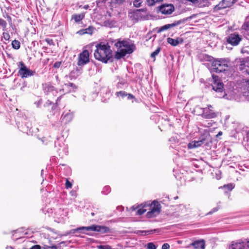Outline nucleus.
<instances>
[{
  "mask_svg": "<svg viewBox=\"0 0 249 249\" xmlns=\"http://www.w3.org/2000/svg\"><path fill=\"white\" fill-rule=\"evenodd\" d=\"M96 48L94 56L96 60L104 63H107L112 58V51L108 43L106 44H98L96 45Z\"/></svg>",
  "mask_w": 249,
  "mask_h": 249,
  "instance_id": "1",
  "label": "nucleus"
},
{
  "mask_svg": "<svg viewBox=\"0 0 249 249\" xmlns=\"http://www.w3.org/2000/svg\"><path fill=\"white\" fill-rule=\"evenodd\" d=\"M120 51H117L114 55V58L119 60L124 57L127 54L132 53L135 49V46L133 44H130L126 40H118L115 44Z\"/></svg>",
  "mask_w": 249,
  "mask_h": 249,
  "instance_id": "2",
  "label": "nucleus"
},
{
  "mask_svg": "<svg viewBox=\"0 0 249 249\" xmlns=\"http://www.w3.org/2000/svg\"><path fill=\"white\" fill-rule=\"evenodd\" d=\"M147 218H152L159 214L160 212L161 206L157 200H154L151 203L147 202Z\"/></svg>",
  "mask_w": 249,
  "mask_h": 249,
  "instance_id": "3",
  "label": "nucleus"
},
{
  "mask_svg": "<svg viewBox=\"0 0 249 249\" xmlns=\"http://www.w3.org/2000/svg\"><path fill=\"white\" fill-rule=\"evenodd\" d=\"M82 230L87 231H98L101 233H106L110 232V229L106 226H101L97 225H92L89 227H81L77 229L73 230V232L75 231H80Z\"/></svg>",
  "mask_w": 249,
  "mask_h": 249,
  "instance_id": "4",
  "label": "nucleus"
},
{
  "mask_svg": "<svg viewBox=\"0 0 249 249\" xmlns=\"http://www.w3.org/2000/svg\"><path fill=\"white\" fill-rule=\"evenodd\" d=\"M228 61L225 59L214 60L212 64L213 71L216 73L223 72L228 68Z\"/></svg>",
  "mask_w": 249,
  "mask_h": 249,
  "instance_id": "5",
  "label": "nucleus"
},
{
  "mask_svg": "<svg viewBox=\"0 0 249 249\" xmlns=\"http://www.w3.org/2000/svg\"><path fill=\"white\" fill-rule=\"evenodd\" d=\"M213 107L211 105H208L207 107L201 108L202 113L201 116L206 119L215 118L217 116V113L213 109Z\"/></svg>",
  "mask_w": 249,
  "mask_h": 249,
  "instance_id": "6",
  "label": "nucleus"
},
{
  "mask_svg": "<svg viewBox=\"0 0 249 249\" xmlns=\"http://www.w3.org/2000/svg\"><path fill=\"white\" fill-rule=\"evenodd\" d=\"M19 65L20 67L18 70V73L21 78H24L32 76L36 73L35 71L28 69L22 61H20L19 63Z\"/></svg>",
  "mask_w": 249,
  "mask_h": 249,
  "instance_id": "7",
  "label": "nucleus"
},
{
  "mask_svg": "<svg viewBox=\"0 0 249 249\" xmlns=\"http://www.w3.org/2000/svg\"><path fill=\"white\" fill-rule=\"evenodd\" d=\"M175 10V7L172 4L164 3L157 7L158 13L168 15L171 14Z\"/></svg>",
  "mask_w": 249,
  "mask_h": 249,
  "instance_id": "8",
  "label": "nucleus"
},
{
  "mask_svg": "<svg viewBox=\"0 0 249 249\" xmlns=\"http://www.w3.org/2000/svg\"><path fill=\"white\" fill-rule=\"evenodd\" d=\"M236 61L239 70L249 74V58H239Z\"/></svg>",
  "mask_w": 249,
  "mask_h": 249,
  "instance_id": "9",
  "label": "nucleus"
},
{
  "mask_svg": "<svg viewBox=\"0 0 249 249\" xmlns=\"http://www.w3.org/2000/svg\"><path fill=\"white\" fill-rule=\"evenodd\" d=\"M242 37L238 34L234 33L230 34L227 37V42L231 46H237L242 40Z\"/></svg>",
  "mask_w": 249,
  "mask_h": 249,
  "instance_id": "10",
  "label": "nucleus"
},
{
  "mask_svg": "<svg viewBox=\"0 0 249 249\" xmlns=\"http://www.w3.org/2000/svg\"><path fill=\"white\" fill-rule=\"evenodd\" d=\"M89 52L87 50H84L78 56L77 65L84 66L89 62Z\"/></svg>",
  "mask_w": 249,
  "mask_h": 249,
  "instance_id": "11",
  "label": "nucleus"
},
{
  "mask_svg": "<svg viewBox=\"0 0 249 249\" xmlns=\"http://www.w3.org/2000/svg\"><path fill=\"white\" fill-rule=\"evenodd\" d=\"M213 82L212 84L213 89L217 92H222L223 90L224 84L219 79L218 76L213 74L212 75Z\"/></svg>",
  "mask_w": 249,
  "mask_h": 249,
  "instance_id": "12",
  "label": "nucleus"
},
{
  "mask_svg": "<svg viewBox=\"0 0 249 249\" xmlns=\"http://www.w3.org/2000/svg\"><path fill=\"white\" fill-rule=\"evenodd\" d=\"M237 0H222L214 7V10L217 11L222 9L231 6Z\"/></svg>",
  "mask_w": 249,
  "mask_h": 249,
  "instance_id": "13",
  "label": "nucleus"
},
{
  "mask_svg": "<svg viewBox=\"0 0 249 249\" xmlns=\"http://www.w3.org/2000/svg\"><path fill=\"white\" fill-rule=\"evenodd\" d=\"M147 202L142 203L140 205H138L136 206H133L131 207L132 211H136L135 214L137 215H141L147 211Z\"/></svg>",
  "mask_w": 249,
  "mask_h": 249,
  "instance_id": "14",
  "label": "nucleus"
},
{
  "mask_svg": "<svg viewBox=\"0 0 249 249\" xmlns=\"http://www.w3.org/2000/svg\"><path fill=\"white\" fill-rule=\"evenodd\" d=\"M181 23H182L181 20H178V21H175L173 23L164 25L163 26H161L159 28H157V32L158 33H160L161 32L167 30L170 28H173L176 26H178V25L180 24Z\"/></svg>",
  "mask_w": 249,
  "mask_h": 249,
  "instance_id": "15",
  "label": "nucleus"
},
{
  "mask_svg": "<svg viewBox=\"0 0 249 249\" xmlns=\"http://www.w3.org/2000/svg\"><path fill=\"white\" fill-rule=\"evenodd\" d=\"M141 11H143V9H138L130 13V17L131 19L133 21H138L142 18Z\"/></svg>",
  "mask_w": 249,
  "mask_h": 249,
  "instance_id": "16",
  "label": "nucleus"
},
{
  "mask_svg": "<svg viewBox=\"0 0 249 249\" xmlns=\"http://www.w3.org/2000/svg\"><path fill=\"white\" fill-rule=\"evenodd\" d=\"M229 249H245V243L242 241L232 242L229 246Z\"/></svg>",
  "mask_w": 249,
  "mask_h": 249,
  "instance_id": "17",
  "label": "nucleus"
},
{
  "mask_svg": "<svg viewBox=\"0 0 249 249\" xmlns=\"http://www.w3.org/2000/svg\"><path fill=\"white\" fill-rule=\"evenodd\" d=\"M205 140V139H203L199 141H192L188 144V145H187L188 148L190 149H193V148H195L199 147L202 144H203L204 143Z\"/></svg>",
  "mask_w": 249,
  "mask_h": 249,
  "instance_id": "18",
  "label": "nucleus"
},
{
  "mask_svg": "<svg viewBox=\"0 0 249 249\" xmlns=\"http://www.w3.org/2000/svg\"><path fill=\"white\" fill-rule=\"evenodd\" d=\"M193 246L196 249H204L205 244L204 240L196 241L190 244L188 247Z\"/></svg>",
  "mask_w": 249,
  "mask_h": 249,
  "instance_id": "19",
  "label": "nucleus"
},
{
  "mask_svg": "<svg viewBox=\"0 0 249 249\" xmlns=\"http://www.w3.org/2000/svg\"><path fill=\"white\" fill-rule=\"evenodd\" d=\"M125 2V0H111L110 1V6L116 7L118 6L124 4Z\"/></svg>",
  "mask_w": 249,
  "mask_h": 249,
  "instance_id": "20",
  "label": "nucleus"
},
{
  "mask_svg": "<svg viewBox=\"0 0 249 249\" xmlns=\"http://www.w3.org/2000/svg\"><path fill=\"white\" fill-rule=\"evenodd\" d=\"M85 17V14L81 13L80 14H74L72 16V18L76 22L81 21Z\"/></svg>",
  "mask_w": 249,
  "mask_h": 249,
  "instance_id": "21",
  "label": "nucleus"
},
{
  "mask_svg": "<svg viewBox=\"0 0 249 249\" xmlns=\"http://www.w3.org/2000/svg\"><path fill=\"white\" fill-rule=\"evenodd\" d=\"M94 28L92 26H89L88 28L82 29L79 31V33L81 35L88 34L91 35L93 33Z\"/></svg>",
  "mask_w": 249,
  "mask_h": 249,
  "instance_id": "22",
  "label": "nucleus"
},
{
  "mask_svg": "<svg viewBox=\"0 0 249 249\" xmlns=\"http://www.w3.org/2000/svg\"><path fill=\"white\" fill-rule=\"evenodd\" d=\"M167 42L173 46H176L179 44V41L178 39H175L170 37L167 38Z\"/></svg>",
  "mask_w": 249,
  "mask_h": 249,
  "instance_id": "23",
  "label": "nucleus"
},
{
  "mask_svg": "<svg viewBox=\"0 0 249 249\" xmlns=\"http://www.w3.org/2000/svg\"><path fill=\"white\" fill-rule=\"evenodd\" d=\"M104 24L106 27L112 28L114 26L115 22L114 20H107L104 21Z\"/></svg>",
  "mask_w": 249,
  "mask_h": 249,
  "instance_id": "24",
  "label": "nucleus"
},
{
  "mask_svg": "<svg viewBox=\"0 0 249 249\" xmlns=\"http://www.w3.org/2000/svg\"><path fill=\"white\" fill-rule=\"evenodd\" d=\"M12 46L14 49L18 50L20 47V43L19 41L15 39L12 42Z\"/></svg>",
  "mask_w": 249,
  "mask_h": 249,
  "instance_id": "25",
  "label": "nucleus"
},
{
  "mask_svg": "<svg viewBox=\"0 0 249 249\" xmlns=\"http://www.w3.org/2000/svg\"><path fill=\"white\" fill-rule=\"evenodd\" d=\"M234 188V186L232 184H228L227 185H224L223 186L220 187L219 188H224L226 189L228 191H231Z\"/></svg>",
  "mask_w": 249,
  "mask_h": 249,
  "instance_id": "26",
  "label": "nucleus"
},
{
  "mask_svg": "<svg viewBox=\"0 0 249 249\" xmlns=\"http://www.w3.org/2000/svg\"><path fill=\"white\" fill-rule=\"evenodd\" d=\"M161 1H162V0H146L147 5L149 6H153L156 2Z\"/></svg>",
  "mask_w": 249,
  "mask_h": 249,
  "instance_id": "27",
  "label": "nucleus"
},
{
  "mask_svg": "<svg viewBox=\"0 0 249 249\" xmlns=\"http://www.w3.org/2000/svg\"><path fill=\"white\" fill-rule=\"evenodd\" d=\"M160 50H161L160 47H158L154 52H153L151 54V57H152V58H155L156 56H157L159 53L160 52Z\"/></svg>",
  "mask_w": 249,
  "mask_h": 249,
  "instance_id": "28",
  "label": "nucleus"
},
{
  "mask_svg": "<svg viewBox=\"0 0 249 249\" xmlns=\"http://www.w3.org/2000/svg\"><path fill=\"white\" fill-rule=\"evenodd\" d=\"M117 96H121L122 97H124L127 96V93L124 91H120L119 92H117L116 93Z\"/></svg>",
  "mask_w": 249,
  "mask_h": 249,
  "instance_id": "29",
  "label": "nucleus"
},
{
  "mask_svg": "<svg viewBox=\"0 0 249 249\" xmlns=\"http://www.w3.org/2000/svg\"><path fill=\"white\" fill-rule=\"evenodd\" d=\"M142 0H135L133 2V5L136 7H140L141 6Z\"/></svg>",
  "mask_w": 249,
  "mask_h": 249,
  "instance_id": "30",
  "label": "nucleus"
},
{
  "mask_svg": "<svg viewBox=\"0 0 249 249\" xmlns=\"http://www.w3.org/2000/svg\"><path fill=\"white\" fill-rule=\"evenodd\" d=\"M2 37L6 41L9 40L10 38V35L8 32H3Z\"/></svg>",
  "mask_w": 249,
  "mask_h": 249,
  "instance_id": "31",
  "label": "nucleus"
},
{
  "mask_svg": "<svg viewBox=\"0 0 249 249\" xmlns=\"http://www.w3.org/2000/svg\"><path fill=\"white\" fill-rule=\"evenodd\" d=\"M0 26L5 29L7 26L6 22L3 19L0 18Z\"/></svg>",
  "mask_w": 249,
  "mask_h": 249,
  "instance_id": "32",
  "label": "nucleus"
},
{
  "mask_svg": "<svg viewBox=\"0 0 249 249\" xmlns=\"http://www.w3.org/2000/svg\"><path fill=\"white\" fill-rule=\"evenodd\" d=\"M147 247L148 249H156V246L152 242L148 243Z\"/></svg>",
  "mask_w": 249,
  "mask_h": 249,
  "instance_id": "33",
  "label": "nucleus"
},
{
  "mask_svg": "<svg viewBox=\"0 0 249 249\" xmlns=\"http://www.w3.org/2000/svg\"><path fill=\"white\" fill-rule=\"evenodd\" d=\"M72 183L70 181H69L68 179L67 178L65 183V188L66 189H70L72 187Z\"/></svg>",
  "mask_w": 249,
  "mask_h": 249,
  "instance_id": "34",
  "label": "nucleus"
},
{
  "mask_svg": "<svg viewBox=\"0 0 249 249\" xmlns=\"http://www.w3.org/2000/svg\"><path fill=\"white\" fill-rule=\"evenodd\" d=\"M98 249H111V247L109 245H99L97 246Z\"/></svg>",
  "mask_w": 249,
  "mask_h": 249,
  "instance_id": "35",
  "label": "nucleus"
},
{
  "mask_svg": "<svg viewBox=\"0 0 249 249\" xmlns=\"http://www.w3.org/2000/svg\"><path fill=\"white\" fill-rule=\"evenodd\" d=\"M65 86L71 87L73 90H75L77 89V87L72 83L69 82L68 83H66L65 84Z\"/></svg>",
  "mask_w": 249,
  "mask_h": 249,
  "instance_id": "36",
  "label": "nucleus"
},
{
  "mask_svg": "<svg viewBox=\"0 0 249 249\" xmlns=\"http://www.w3.org/2000/svg\"><path fill=\"white\" fill-rule=\"evenodd\" d=\"M202 1L203 3L202 4L200 2L198 4L199 7H203V6H208V0H202Z\"/></svg>",
  "mask_w": 249,
  "mask_h": 249,
  "instance_id": "37",
  "label": "nucleus"
},
{
  "mask_svg": "<svg viewBox=\"0 0 249 249\" xmlns=\"http://www.w3.org/2000/svg\"><path fill=\"white\" fill-rule=\"evenodd\" d=\"M45 41L50 45H54V42L52 39L46 38Z\"/></svg>",
  "mask_w": 249,
  "mask_h": 249,
  "instance_id": "38",
  "label": "nucleus"
},
{
  "mask_svg": "<svg viewBox=\"0 0 249 249\" xmlns=\"http://www.w3.org/2000/svg\"><path fill=\"white\" fill-rule=\"evenodd\" d=\"M43 249H57L56 246L55 245H53L52 246L45 245L44 247H43Z\"/></svg>",
  "mask_w": 249,
  "mask_h": 249,
  "instance_id": "39",
  "label": "nucleus"
},
{
  "mask_svg": "<svg viewBox=\"0 0 249 249\" xmlns=\"http://www.w3.org/2000/svg\"><path fill=\"white\" fill-rule=\"evenodd\" d=\"M244 29L246 30H249V21L246 22L243 25Z\"/></svg>",
  "mask_w": 249,
  "mask_h": 249,
  "instance_id": "40",
  "label": "nucleus"
},
{
  "mask_svg": "<svg viewBox=\"0 0 249 249\" xmlns=\"http://www.w3.org/2000/svg\"><path fill=\"white\" fill-rule=\"evenodd\" d=\"M170 248V245L168 243H164L162 246V249H169Z\"/></svg>",
  "mask_w": 249,
  "mask_h": 249,
  "instance_id": "41",
  "label": "nucleus"
},
{
  "mask_svg": "<svg viewBox=\"0 0 249 249\" xmlns=\"http://www.w3.org/2000/svg\"><path fill=\"white\" fill-rule=\"evenodd\" d=\"M61 64V62H56L53 64V67L55 68H58L60 66Z\"/></svg>",
  "mask_w": 249,
  "mask_h": 249,
  "instance_id": "42",
  "label": "nucleus"
},
{
  "mask_svg": "<svg viewBox=\"0 0 249 249\" xmlns=\"http://www.w3.org/2000/svg\"><path fill=\"white\" fill-rule=\"evenodd\" d=\"M186 1L191 2L194 4H196L199 2V0H185Z\"/></svg>",
  "mask_w": 249,
  "mask_h": 249,
  "instance_id": "43",
  "label": "nucleus"
},
{
  "mask_svg": "<svg viewBox=\"0 0 249 249\" xmlns=\"http://www.w3.org/2000/svg\"><path fill=\"white\" fill-rule=\"evenodd\" d=\"M30 249H41V247L40 245H36L33 246H32Z\"/></svg>",
  "mask_w": 249,
  "mask_h": 249,
  "instance_id": "44",
  "label": "nucleus"
},
{
  "mask_svg": "<svg viewBox=\"0 0 249 249\" xmlns=\"http://www.w3.org/2000/svg\"><path fill=\"white\" fill-rule=\"evenodd\" d=\"M71 115L70 113H67L65 115H64L63 117V120L65 119L66 118H71Z\"/></svg>",
  "mask_w": 249,
  "mask_h": 249,
  "instance_id": "45",
  "label": "nucleus"
},
{
  "mask_svg": "<svg viewBox=\"0 0 249 249\" xmlns=\"http://www.w3.org/2000/svg\"><path fill=\"white\" fill-rule=\"evenodd\" d=\"M155 231V230H153V231L151 230V231H141V232H144V233H145L146 234V233L149 234V233H151V232L152 233H153V231Z\"/></svg>",
  "mask_w": 249,
  "mask_h": 249,
  "instance_id": "46",
  "label": "nucleus"
},
{
  "mask_svg": "<svg viewBox=\"0 0 249 249\" xmlns=\"http://www.w3.org/2000/svg\"><path fill=\"white\" fill-rule=\"evenodd\" d=\"M127 96H128V99H134L135 98L134 96L131 94H127Z\"/></svg>",
  "mask_w": 249,
  "mask_h": 249,
  "instance_id": "47",
  "label": "nucleus"
},
{
  "mask_svg": "<svg viewBox=\"0 0 249 249\" xmlns=\"http://www.w3.org/2000/svg\"><path fill=\"white\" fill-rule=\"evenodd\" d=\"M222 134V132L221 131H220L218 132V133L216 135V137H217L219 136H221Z\"/></svg>",
  "mask_w": 249,
  "mask_h": 249,
  "instance_id": "48",
  "label": "nucleus"
},
{
  "mask_svg": "<svg viewBox=\"0 0 249 249\" xmlns=\"http://www.w3.org/2000/svg\"><path fill=\"white\" fill-rule=\"evenodd\" d=\"M7 18H8V19L9 21H11V20H12V19H11V17H10V16L7 15Z\"/></svg>",
  "mask_w": 249,
  "mask_h": 249,
  "instance_id": "49",
  "label": "nucleus"
},
{
  "mask_svg": "<svg viewBox=\"0 0 249 249\" xmlns=\"http://www.w3.org/2000/svg\"><path fill=\"white\" fill-rule=\"evenodd\" d=\"M247 138L248 141H249V131L247 133Z\"/></svg>",
  "mask_w": 249,
  "mask_h": 249,
  "instance_id": "50",
  "label": "nucleus"
},
{
  "mask_svg": "<svg viewBox=\"0 0 249 249\" xmlns=\"http://www.w3.org/2000/svg\"><path fill=\"white\" fill-rule=\"evenodd\" d=\"M89 7V6L88 5H86L84 6V8L85 9H88Z\"/></svg>",
  "mask_w": 249,
  "mask_h": 249,
  "instance_id": "51",
  "label": "nucleus"
},
{
  "mask_svg": "<svg viewBox=\"0 0 249 249\" xmlns=\"http://www.w3.org/2000/svg\"><path fill=\"white\" fill-rule=\"evenodd\" d=\"M205 126H206V127L211 126H212V124L211 123H208V125H205Z\"/></svg>",
  "mask_w": 249,
  "mask_h": 249,
  "instance_id": "52",
  "label": "nucleus"
},
{
  "mask_svg": "<svg viewBox=\"0 0 249 249\" xmlns=\"http://www.w3.org/2000/svg\"><path fill=\"white\" fill-rule=\"evenodd\" d=\"M247 246L249 248V240L247 241Z\"/></svg>",
  "mask_w": 249,
  "mask_h": 249,
  "instance_id": "53",
  "label": "nucleus"
},
{
  "mask_svg": "<svg viewBox=\"0 0 249 249\" xmlns=\"http://www.w3.org/2000/svg\"><path fill=\"white\" fill-rule=\"evenodd\" d=\"M107 0H101V1H102V2H103V3H106V1H107Z\"/></svg>",
  "mask_w": 249,
  "mask_h": 249,
  "instance_id": "54",
  "label": "nucleus"
},
{
  "mask_svg": "<svg viewBox=\"0 0 249 249\" xmlns=\"http://www.w3.org/2000/svg\"><path fill=\"white\" fill-rule=\"evenodd\" d=\"M182 207H183V208L185 209H187L186 207V206H182Z\"/></svg>",
  "mask_w": 249,
  "mask_h": 249,
  "instance_id": "55",
  "label": "nucleus"
},
{
  "mask_svg": "<svg viewBox=\"0 0 249 249\" xmlns=\"http://www.w3.org/2000/svg\"><path fill=\"white\" fill-rule=\"evenodd\" d=\"M7 249H13L12 247H8V248H7Z\"/></svg>",
  "mask_w": 249,
  "mask_h": 249,
  "instance_id": "56",
  "label": "nucleus"
},
{
  "mask_svg": "<svg viewBox=\"0 0 249 249\" xmlns=\"http://www.w3.org/2000/svg\"><path fill=\"white\" fill-rule=\"evenodd\" d=\"M49 88H50L51 89H54V87L53 86H49Z\"/></svg>",
  "mask_w": 249,
  "mask_h": 249,
  "instance_id": "57",
  "label": "nucleus"
},
{
  "mask_svg": "<svg viewBox=\"0 0 249 249\" xmlns=\"http://www.w3.org/2000/svg\"><path fill=\"white\" fill-rule=\"evenodd\" d=\"M91 215L93 216L95 215V213H91Z\"/></svg>",
  "mask_w": 249,
  "mask_h": 249,
  "instance_id": "58",
  "label": "nucleus"
}]
</instances>
